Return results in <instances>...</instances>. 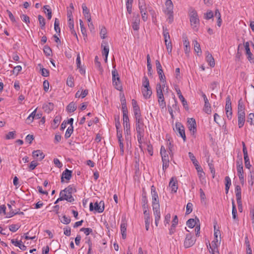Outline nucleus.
<instances>
[{
    "instance_id": "obj_44",
    "label": "nucleus",
    "mask_w": 254,
    "mask_h": 254,
    "mask_svg": "<svg viewBox=\"0 0 254 254\" xmlns=\"http://www.w3.org/2000/svg\"><path fill=\"white\" fill-rule=\"evenodd\" d=\"M165 83H163V84L162 85L160 83H158L156 85V92L157 95L163 94L162 89H164V87L165 86Z\"/></svg>"
},
{
    "instance_id": "obj_36",
    "label": "nucleus",
    "mask_w": 254,
    "mask_h": 254,
    "mask_svg": "<svg viewBox=\"0 0 254 254\" xmlns=\"http://www.w3.org/2000/svg\"><path fill=\"white\" fill-rule=\"evenodd\" d=\"M203 111L207 114H210L211 113V106L208 100L204 102Z\"/></svg>"
},
{
    "instance_id": "obj_33",
    "label": "nucleus",
    "mask_w": 254,
    "mask_h": 254,
    "mask_svg": "<svg viewBox=\"0 0 254 254\" xmlns=\"http://www.w3.org/2000/svg\"><path fill=\"white\" fill-rule=\"evenodd\" d=\"M77 108V106L73 102H70L67 106L66 110L69 113L74 112Z\"/></svg>"
},
{
    "instance_id": "obj_26",
    "label": "nucleus",
    "mask_w": 254,
    "mask_h": 254,
    "mask_svg": "<svg viewBox=\"0 0 254 254\" xmlns=\"http://www.w3.org/2000/svg\"><path fill=\"white\" fill-rule=\"evenodd\" d=\"M107 42L103 41L101 44V47L103 48L102 51V54L103 56H108L109 52V48L108 46Z\"/></svg>"
},
{
    "instance_id": "obj_35",
    "label": "nucleus",
    "mask_w": 254,
    "mask_h": 254,
    "mask_svg": "<svg viewBox=\"0 0 254 254\" xmlns=\"http://www.w3.org/2000/svg\"><path fill=\"white\" fill-rule=\"evenodd\" d=\"M184 40L183 41L184 45L185 48L184 49L185 52L186 54H189L190 52V42L187 38V37L184 38Z\"/></svg>"
},
{
    "instance_id": "obj_46",
    "label": "nucleus",
    "mask_w": 254,
    "mask_h": 254,
    "mask_svg": "<svg viewBox=\"0 0 254 254\" xmlns=\"http://www.w3.org/2000/svg\"><path fill=\"white\" fill-rule=\"evenodd\" d=\"M194 44V49L195 52H196L197 54L199 53H201L200 46L199 44L197 42V41L195 40L193 41Z\"/></svg>"
},
{
    "instance_id": "obj_5",
    "label": "nucleus",
    "mask_w": 254,
    "mask_h": 254,
    "mask_svg": "<svg viewBox=\"0 0 254 254\" xmlns=\"http://www.w3.org/2000/svg\"><path fill=\"white\" fill-rule=\"evenodd\" d=\"M135 128L137 133H144V124L142 117L135 118Z\"/></svg>"
},
{
    "instance_id": "obj_7",
    "label": "nucleus",
    "mask_w": 254,
    "mask_h": 254,
    "mask_svg": "<svg viewBox=\"0 0 254 254\" xmlns=\"http://www.w3.org/2000/svg\"><path fill=\"white\" fill-rule=\"evenodd\" d=\"M188 127L191 134L194 135L196 132V124L194 119L189 118L188 119Z\"/></svg>"
},
{
    "instance_id": "obj_62",
    "label": "nucleus",
    "mask_w": 254,
    "mask_h": 254,
    "mask_svg": "<svg viewBox=\"0 0 254 254\" xmlns=\"http://www.w3.org/2000/svg\"><path fill=\"white\" fill-rule=\"evenodd\" d=\"M20 17L22 21L25 22L27 24L30 23V18L29 17L25 14H22L20 15Z\"/></svg>"
},
{
    "instance_id": "obj_16",
    "label": "nucleus",
    "mask_w": 254,
    "mask_h": 254,
    "mask_svg": "<svg viewBox=\"0 0 254 254\" xmlns=\"http://www.w3.org/2000/svg\"><path fill=\"white\" fill-rule=\"evenodd\" d=\"M245 106L243 103L242 98L239 99L238 105V114H245Z\"/></svg>"
},
{
    "instance_id": "obj_32",
    "label": "nucleus",
    "mask_w": 254,
    "mask_h": 254,
    "mask_svg": "<svg viewBox=\"0 0 254 254\" xmlns=\"http://www.w3.org/2000/svg\"><path fill=\"white\" fill-rule=\"evenodd\" d=\"M163 36L164 38L165 43H168L169 42V40H170V35H169L168 30L166 27H163Z\"/></svg>"
},
{
    "instance_id": "obj_57",
    "label": "nucleus",
    "mask_w": 254,
    "mask_h": 254,
    "mask_svg": "<svg viewBox=\"0 0 254 254\" xmlns=\"http://www.w3.org/2000/svg\"><path fill=\"white\" fill-rule=\"evenodd\" d=\"M38 165V163L36 161H32L29 166V171H31L33 170Z\"/></svg>"
},
{
    "instance_id": "obj_11",
    "label": "nucleus",
    "mask_w": 254,
    "mask_h": 254,
    "mask_svg": "<svg viewBox=\"0 0 254 254\" xmlns=\"http://www.w3.org/2000/svg\"><path fill=\"white\" fill-rule=\"evenodd\" d=\"M73 190L75 192L76 190L75 189L73 188L70 186H68L67 188H66L64 190H62L60 193L63 192V195L65 194V196H63V197L66 198V197H73L71 195L72 193L73 192Z\"/></svg>"
},
{
    "instance_id": "obj_20",
    "label": "nucleus",
    "mask_w": 254,
    "mask_h": 254,
    "mask_svg": "<svg viewBox=\"0 0 254 254\" xmlns=\"http://www.w3.org/2000/svg\"><path fill=\"white\" fill-rule=\"evenodd\" d=\"M164 12L173 13V4L171 0H166Z\"/></svg>"
},
{
    "instance_id": "obj_18",
    "label": "nucleus",
    "mask_w": 254,
    "mask_h": 254,
    "mask_svg": "<svg viewBox=\"0 0 254 254\" xmlns=\"http://www.w3.org/2000/svg\"><path fill=\"white\" fill-rule=\"evenodd\" d=\"M199 223V220L198 218L196 217H195V219L190 218L187 221V225L191 228H193L195 225L197 224V223Z\"/></svg>"
},
{
    "instance_id": "obj_12",
    "label": "nucleus",
    "mask_w": 254,
    "mask_h": 254,
    "mask_svg": "<svg viewBox=\"0 0 254 254\" xmlns=\"http://www.w3.org/2000/svg\"><path fill=\"white\" fill-rule=\"evenodd\" d=\"M176 92L178 95L179 98L181 101L183 106L186 108L188 109V104L186 100L185 99L183 95L182 94L181 91L179 87H177L175 88Z\"/></svg>"
},
{
    "instance_id": "obj_50",
    "label": "nucleus",
    "mask_w": 254,
    "mask_h": 254,
    "mask_svg": "<svg viewBox=\"0 0 254 254\" xmlns=\"http://www.w3.org/2000/svg\"><path fill=\"white\" fill-rule=\"evenodd\" d=\"M218 239H215L212 242L211 244H212V246H210V244H209V246H210V249H215L216 250V252L218 254L219 253V252H218V245H217V243H218Z\"/></svg>"
},
{
    "instance_id": "obj_51",
    "label": "nucleus",
    "mask_w": 254,
    "mask_h": 254,
    "mask_svg": "<svg viewBox=\"0 0 254 254\" xmlns=\"http://www.w3.org/2000/svg\"><path fill=\"white\" fill-rule=\"evenodd\" d=\"M54 28L57 33H60V21L58 18L55 19Z\"/></svg>"
},
{
    "instance_id": "obj_29",
    "label": "nucleus",
    "mask_w": 254,
    "mask_h": 254,
    "mask_svg": "<svg viewBox=\"0 0 254 254\" xmlns=\"http://www.w3.org/2000/svg\"><path fill=\"white\" fill-rule=\"evenodd\" d=\"M148 200L147 197L146 196L145 192H144L142 194V197H141V204L142 208L143 209H148Z\"/></svg>"
},
{
    "instance_id": "obj_14",
    "label": "nucleus",
    "mask_w": 254,
    "mask_h": 254,
    "mask_svg": "<svg viewBox=\"0 0 254 254\" xmlns=\"http://www.w3.org/2000/svg\"><path fill=\"white\" fill-rule=\"evenodd\" d=\"M132 28L134 30H138L139 29L140 18L139 15L137 14L133 16Z\"/></svg>"
},
{
    "instance_id": "obj_58",
    "label": "nucleus",
    "mask_w": 254,
    "mask_h": 254,
    "mask_svg": "<svg viewBox=\"0 0 254 254\" xmlns=\"http://www.w3.org/2000/svg\"><path fill=\"white\" fill-rule=\"evenodd\" d=\"M98 57L96 56L95 58V64L96 66L98 68L99 70L102 72L103 71L102 67H101V63L98 61Z\"/></svg>"
},
{
    "instance_id": "obj_4",
    "label": "nucleus",
    "mask_w": 254,
    "mask_h": 254,
    "mask_svg": "<svg viewBox=\"0 0 254 254\" xmlns=\"http://www.w3.org/2000/svg\"><path fill=\"white\" fill-rule=\"evenodd\" d=\"M104 208V202L103 201H100L99 203L98 202H95L94 206L92 202H91L89 205V210L91 211L94 210L97 212L102 213L103 212Z\"/></svg>"
},
{
    "instance_id": "obj_49",
    "label": "nucleus",
    "mask_w": 254,
    "mask_h": 254,
    "mask_svg": "<svg viewBox=\"0 0 254 254\" xmlns=\"http://www.w3.org/2000/svg\"><path fill=\"white\" fill-rule=\"evenodd\" d=\"M43 51L45 54L47 56H50L52 53V49L49 46L47 45L44 47Z\"/></svg>"
},
{
    "instance_id": "obj_52",
    "label": "nucleus",
    "mask_w": 254,
    "mask_h": 254,
    "mask_svg": "<svg viewBox=\"0 0 254 254\" xmlns=\"http://www.w3.org/2000/svg\"><path fill=\"white\" fill-rule=\"evenodd\" d=\"M247 122L250 123L251 125H254V114L250 113L249 114L247 119Z\"/></svg>"
},
{
    "instance_id": "obj_40",
    "label": "nucleus",
    "mask_w": 254,
    "mask_h": 254,
    "mask_svg": "<svg viewBox=\"0 0 254 254\" xmlns=\"http://www.w3.org/2000/svg\"><path fill=\"white\" fill-rule=\"evenodd\" d=\"M66 84L68 86L73 87L74 86V78L71 75L68 76L66 80Z\"/></svg>"
},
{
    "instance_id": "obj_24",
    "label": "nucleus",
    "mask_w": 254,
    "mask_h": 254,
    "mask_svg": "<svg viewBox=\"0 0 254 254\" xmlns=\"http://www.w3.org/2000/svg\"><path fill=\"white\" fill-rule=\"evenodd\" d=\"M60 197L57 199V200L55 201V203L56 204L60 201H62L63 200H65L69 202H72L74 201V199L73 197H66V198L63 197V196H65V195H63V192L60 193Z\"/></svg>"
},
{
    "instance_id": "obj_61",
    "label": "nucleus",
    "mask_w": 254,
    "mask_h": 254,
    "mask_svg": "<svg viewBox=\"0 0 254 254\" xmlns=\"http://www.w3.org/2000/svg\"><path fill=\"white\" fill-rule=\"evenodd\" d=\"M20 226L17 224H11L9 226V230L12 232H16L19 228Z\"/></svg>"
},
{
    "instance_id": "obj_8",
    "label": "nucleus",
    "mask_w": 254,
    "mask_h": 254,
    "mask_svg": "<svg viewBox=\"0 0 254 254\" xmlns=\"http://www.w3.org/2000/svg\"><path fill=\"white\" fill-rule=\"evenodd\" d=\"M151 195L152 197V207H155L156 204L160 206L158 195L156 189L154 186L151 187Z\"/></svg>"
},
{
    "instance_id": "obj_45",
    "label": "nucleus",
    "mask_w": 254,
    "mask_h": 254,
    "mask_svg": "<svg viewBox=\"0 0 254 254\" xmlns=\"http://www.w3.org/2000/svg\"><path fill=\"white\" fill-rule=\"evenodd\" d=\"M73 131V127H70L67 129L64 137L66 139L69 138Z\"/></svg>"
},
{
    "instance_id": "obj_1",
    "label": "nucleus",
    "mask_w": 254,
    "mask_h": 254,
    "mask_svg": "<svg viewBox=\"0 0 254 254\" xmlns=\"http://www.w3.org/2000/svg\"><path fill=\"white\" fill-rule=\"evenodd\" d=\"M189 15L191 26L195 31H197L199 25V20L196 11L191 8Z\"/></svg>"
},
{
    "instance_id": "obj_25",
    "label": "nucleus",
    "mask_w": 254,
    "mask_h": 254,
    "mask_svg": "<svg viewBox=\"0 0 254 254\" xmlns=\"http://www.w3.org/2000/svg\"><path fill=\"white\" fill-rule=\"evenodd\" d=\"M121 101L122 103V108L123 111V115H127L128 113L127 108L126 104V101L124 95H123L121 98Z\"/></svg>"
},
{
    "instance_id": "obj_30",
    "label": "nucleus",
    "mask_w": 254,
    "mask_h": 254,
    "mask_svg": "<svg viewBox=\"0 0 254 254\" xmlns=\"http://www.w3.org/2000/svg\"><path fill=\"white\" fill-rule=\"evenodd\" d=\"M138 6L140 13L146 12V6L144 0H138Z\"/></svg>"
},
{
    "instance_id": "obj_60",
    "label": "nucleus",
    "mask_w": 254,
    "mask_h": 254,
    "mask_svg": "<svg viewBox=\"0 0 254 254\" xmlns=\"http://www.w3.org/2000/svg\"><path fill=\"white\" fill-rule=\"evenodd\" d=\"M244 161H245V165L246 168L250 169L251 167V165L250 164V159L249 156L247 157H244Z\"/></svg>"
},
{
    "instance_id": "obj_28",
    "label": "nucleus",
    "mask_w": 254,
    "mask_h": 254,
    "mask_svg": "<svg viewBox=\"0 0 254 254\" xmlns=\"http://www.w3.org/2000/svg\"><path fill=\"white\" fill-rule=\"evenodd\" d=\"M153 214L155 216V219L159 220L160 219V206L156 205L155 206L153 207Z\"/></svg>"
},
{
    "instance_id": "obj_15",
    "label": "nucleus",
    "mask_w": 254,
    "mask_h": 254,
    "mask_svg": "<svg viewBox=\"0 0 254 254\" xmlns=\"http://www.w3.org/2000/svg\"><path fill=\"white\" fill-rule=\"evenodd\" d=\"M245 47L246 51V54L248 55V59L251 63H254V58H252L253 55L251 52L250 48V44L249 42H247L245 44Z\"/></svg>"
},
{
    "instance_id": "obj_27",
    "label": "nucleus",
    "mask_w": 254,
    "mask_h": 254,
    "mask_svg": "<svg viewBox=\"0 0 254 254\" xmlns=\"http://www.w3.org/2000/svg\"><path fill=\"white\" fill-rule=\"evenodd\" d=\"M142 93L145 99H149L152 93V90L150 87L143 88L142 89Z\"/></svg>"
},
{
    "instance_id": "obj_13",
    "label": "nucleus",
    "mask_w": 254,
    "mask_h": 254,
    "mask_svg": "<svg viewBox=\"0 0 254 254\" xmlns=\"http://www.w3.org/2000/svg\"><path fill=\"white\" fill-rule=\"evenodd\" d=\"M72 176V171L69 170L67 169H66L62 173L61 177V182H64V179H65L66 180L69 181Z\"/></svg>"
},
{
    "instance_id": "obj_59",
    "label": "nucleus",
    "mask_w": 254,
    "mask_h": 254,
    "mask_svg": "<svg viewBox=\"0 0 254 254\" xmlns=\"http://www.w3.org/2000/svg\"><path fill=\"white\" fill-rule=\"evenodd\" d=\"M80 231L83 232L86 236L89 235L92 232V229L90 228H82Z\"/></svg>"
},
{
    "instance_id": "obj_3",
    "label": "nucleus",
    "mask_w": 254,
    "mask_h": 254,
    "mask_svg": "<svg viewBox=\"0 0 254 254\" xmlns=\"http://www.w3.org/2000/svg\"><path fill=\"white\" fill-rule=\"evenodd\" d=\"M174 130L177 135H179L183 139L184 141H186V136L185 134V127L181 123H176L175 128H174Z\"/></svg>"
},
{
    "instance_id": "obj_6",
    "label": "nucleus",
    "mask_w": 254,
    "mask_h": 254,
    "mask_svg": "<svg viewBox=\"0 0 254 254\" xmlns=\"http://www.w3.org/2000/svg\"><path fill=\"white\" fill-rule=\"evenodd\" d=\"M225 110L227 118L229 120H231L232 116V109L230 96H228L226 99Z\"/></svg>"
},
{
    "instance_id": "obj_34",
    "label": "nucleus",
    "mask_w": 254,
    "mask_h": 254,
    "mask_svg": "<svg viewBox=\"0 0 254 254\" xmlns=\"http://www.w3.org/2000/svg\"><path fill=\"white\" fill-rule=\"evenodd\" d=\"M225 191H226V193L227 194L228 193L230 186L231 185V179L229 178V177H228V176L225 177Z\"/></svg>"
},
{
    "instance_id": "obj_31",
    "label": "nucleus",
    "mask_w": 254,
    "mask_h": 254,
    "mask_svg": "<svg viewBox=\"0 0 254 254\" xmlns=\"http://www.w3.org/2000/svg\"><path fill=\"white\" fill-rule=\"evenodd\" d=\"M123 126L124 128H128L130 127L129 124V120L127 115H123Z\"/></svg>"
},
{
    "instance_id": "obj_43",
    "label": "nucleus",
    "mask_w": 254,
    "mask_h": 254,
    "mask_svg": "<svg viewBox=\"0 0 254 254\" xmlns=\"http://www.w3.org/2000/svg\"><path fill=\"white\" fill-rule=\"evenodd\" d=\"M232 216L234 219H235L237 217V211L236 207V205L235 204L234 200H232Z\"/></svg>"
},
{
    "instance_id": "obj_10",
    "label": "nucleus",
    "mask_w": 254,
    "mask_h": 254,
    "mask_svg": "<svg viewBox=\"0 0 254 254\" xmlns=\"http://www.w3.org/2000/svg\"><path fill=\"white\" fill-rule=\"evenodd\" d=\"M194 244V241L192 239V236L190 234L186 235V239L184 241V247L186 248H189L192 246Z\"/></svg>"
},
{
    "instance_id": "obj_9",
    "label": "nucleus",
    "mask_w": 254,
    "mask_h": 254,
    "mask_svg": "<svg viewBox=\"0 0 254 254\" xmlns=\"http://www.w3.org/2000/svg\"><path fill=\"white\" fill-rule=\"evenodd\" d=\"M169 187L171 189V191L173 193H176L178 189V182L176 177H172L169 184Z\"/></svg>"
},
{
    "instance_id": "obj_47",
    "label": "nucleus",
    "mask_w": 254,
    "mask_h": 254,
    "mask_svg": "<svg viewBox=\"0 0 254 254\" xmlns=\"http://www.w3.org/2000/svg\"><path fill=\"white\" fill-rule=\"evenodd\" d=\"M133 0H127L126 6L127 12L130 14L131 13V7Z\"/></svg>"
},
{
    "instance_id": "obj_48",
    "label": "nucleus",
    "mask_w": 254,
    "mask_h": 254,
    "mask_svg": "<svg viewBox=\"0 0 254 254\" xmlns=\"http://www.w3.org/2000/svg\"><path fill=\"white\" fill-rule=\"evenodd\" d=\"M142 86L144 87L143 88L150 87L149 80L146 76H144L143 78Z\"/></svg>"
},
{
    "instance_id": "obj_53",
    "label": "nucleus",
    "mask_w": 254,
    "mask_h": 254,
    "mask_svg": "<svg viewBox=\"0 0 254 254\" xmlns=\"http://www.w3.org/2000/svg\"><path fill=\"white\" fill-rule=\"evenodd\" d=\"M107 30L105 27H102L100 31V35L102 39H105L107 36Z\"/></svg>"
},
{
    "instance_id": "obj_22",
    "label": "nucleus",
    "mask_w": 254,
    "mask_h": 254,
    "mask_svg": "<svg viewBox=\"0 0 254 254\" xmlns=\"http://www.w3.org/2000/svg\"><path fill=\"white\" fill-rule=\"evenodd\" d=\"M33 156L39 160H42L45 157L43 152L40 150H35L32 152Z\"/></svg>"
},
{
    "instance_id": "obj_17",
    "label": "nucleus",
    "mask_w": 254,
    "mask_h": 254,
    "mask_svg": "<svg viewBox=\"0 0 254 254\" xmlns=\"http://www.w3.org/2000/svg\"><path fill=\"white\" fill-rule=\"evenodd\" d=\"M206 60L211 67L215 66V61L212 55L208 51L206 52Z\"/></svg>"
},
{
    "instance_id": "obj_19",
    "label": "nucleus",
    "mask_w": 254,
    "mask_h": 254,
    "mask_svg": "<svg viewBox=\"0 0 254 254\" xmlns=\"http://www.w3.org/2000/svg\"><path fill=\"white\" fill-rule=\"evenodd\" d=\"M82 8L83 9V13L84 16L86 18H87L88 22H90L91 20V18L89 9L84 4H82Z\"/></svg>"
},
{
    "instance_id": "obj_39",
    "label": "nucleus",
    "mask_w": 254,
    "mask_h": 254,
    "mask_svg": "<svg viewBox=\"0 0 254 254\" xmlns=\"http://www.w3.org/2000/svg\"><path fill=\"white\" fill-rule=\"evenodd\" d=\"M61 117H60L59 116H57L56 117H55V118H54V121H53L54 124L52 125V127H53V128L56 129V128H57L58 127L59 125L61 122Z\"/></svg>"
},
{
    "instance_id": "obj_55",
    "label": "nucleus",
    "mask_w": 254,
    "mask_h": 254,
    "mask_svg": "<svg viewBox=\"0 0 254 254\" xmlns=\"http://www.w3.org/2000/svg\"><path fill=\"white\" fill-rule=\"evenodd\" d=\"M16 214H22L23 215V212H19L18 211H9L7 214V215H6V217L7 218H10L12 216H13L14 215H16Z\"/></svg>"
},
{
    "instance_id": "obj_21",
    "label": "nucleus",
    "mask_w": 254,
    "mask_h": 254,
    "mask_svg": "<svg viewBox=\"0 0 254 254\" xmlns=\"http://www.w3.org/2000/svg\"><path fill=\"white\" fill-rule=\"evenodd\" d=\"M54 105L51 102L45 103L43 105V109L47 113H50L54 109Z\"/></svg>"
},
{
    "instance_id": "obj_2",
    "label": "nucleus",
    "mask_w": 254,
    "mask_h": 254,
    "mask_svg": "<svg viewBox=\"0 0 254 254\" xmlns=\"http://www.w3.org/2000/svg\"><path fill=\"white\" fill-rule=\"evenodd\" d=\"M113 68L114 69L112 71L113 85L117 90L122 91L123 87L119 73L116 69L115 66Z\"/></svg>"
},
{
    "instance_id": "obj_42",
    "label": "nucleus",
    "mask_w": 254,
    "mask_h": 254,
    "mask_svg": "<svg viewBox=\"0 0 254 254\" xmlns=\"http://www.w3.org/2000/svg\"><path fill=\"white\" fill-rule=\"evenodd\" d=\"M38 20L39 21V24L40 27L42 29L45 28V18L41 15H39L38 16Z\"/></svg>"
},
{
    "instance_id": "obj_56",
    "label": "nucleus",
    "mask_w": 254,
    "mask_h": 254,
    "mask_svg": "<svg viewBox=\"0 0 254 254\" xmlns=\"http://www.w3.org/2000/svg\"><path fill=\"white\" fill-rule=\"evenodd\" d=\"M79 24L82 35H83V36H86V30L83 24V21L81 19L79 20Z\"/></svg>"
},
{
    "instance_id": "obj_64",
    "label": "nucleus",
    "mask_w": 254,
    "mask_h": 254,
    "mask_svg": "<svg viewBox=\"0 0 254 254\" xmlns=\"http://www.w3.org/2000/svg\"><path fill=\"white\" fill-rule=\"evenodd\" d=\"M213 16L214 15L213 12L211 10H209L205 14L204 18L208 20L213 18Z\"/></svg>"
},
{
    "instance_id": "obj_63",
    "label": "nucleus",
    "mask_w": 254,
    "mask_h": 254,
    "mask_svg": "<svg viewBox=\"0 0 254 254\" xmlns=\"http://www.w3.org/2000/svg\"><path fill=\"white\" fill-rule=\"evenodd\" d=\"M70 218L69 217H67L65 215H64L63 217V219L61 220V222L64 224H68L70 222Z\"/></svg>"
},
{
    "instance_id": "obj_37",
    "label": "nucleus",
    "mask_w": 254,
    "mask_h": 254,
    "mask_svg": "<svg viewBox=\"0 0 254 254\" xmlns=\"http://www.w3.org/2000/svg\"><path fill=\"white\" fill-rule=\"evenodd\" d=\"M157 73L159 75V79L163 83L166 82V78L164 74V72L162 69L157 70Z\"/></svg>"
},
{
    "instance_id": "obj_41",
    "label": "nucleus",
    "mask_w": 254,
    "mask_h": 254,
    "mask_svg": "<svg viewBox=\"0 0 254 254\" xmlns=\"http://www.w3.org/2000/svg\"><path fill=\"white\" fill-rule=\"evenodd\" d=\"M133 109L135 119L141 118V115L139 107H136L135 108H133Z\"/></svg>"
},
{
    "instance_id": "obj_23",
    "label": "nucleus",
    "mask_w": 254,
    "mask_h": 254,
    "mask_svg": "<svg viewBox=\"0 0 254 254\" xmlns=\"http://www.w3.org/2000/svg\"><path fill=\"white\" fill-rule=\"evenodd\" d=\"M246 119V114H238V126L239 128H242L245 124Z\"/></svg>"
},
{
    "instance_id": "obj_38",
    "label": "nucleus",
    "mask_w": 254,
    "mask_h": 254,
    "mask_svg": "<svg viewBox=\"0 0 254 254\" xmlns=\"http://www.w3.org/2000/svg\"><path fill=\"white\" fill-rule=\"evenodd\" d=\"M238 175L239 176V179L241 182L243 184L244 182V171L243 168H237V169Z\"/></svg>"
},
{
    "instance_id": "obj_54",
    "label": "nucleus",
    "mask_w": 254,
    "mask_h": 254,
    "mask_svg": "<svg viewBox=\"0 0 254 254\" xmlns=\"http://www.w3.org/2000/svg\"><path fill=\"white\" fill-rule=\"evenodd\" d=\"M193 205L190 202H188L186 206V214L188 215L190 214L192 211Z\"/></svg>"
}]
</instances>
